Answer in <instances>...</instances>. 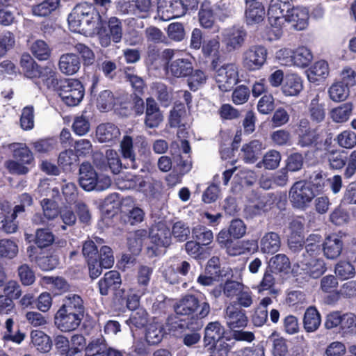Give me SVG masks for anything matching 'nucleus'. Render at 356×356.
Listing matches in <instances>:
<instances>
[{
	"label": "nucleus",
	"mask_w": 356,
	"mask_h": 356,
	"mask_svg": "<svg viewBox=\"0 0 356 356\" xmlns=\"http://www.w3.org/2000/svg\"><path fill=\"white\" fill-rule=\"evenodd\" d=\"M85 314V307L81 297L76 294H68L63 299L62 305L54 316V324L62 332L76 330Z\"/></svg>",
	"instance_id": "nucleus-1"
},
{
	"label": "nucleus",
	"mask_w": 356,
	"mask_h": 356,
	"mask_svg": "<svg viewBox=\"0 0 356 356\" xmlns=\"http://www.w3.org/2000/svg\"><path fill=\"white\" fill-rule=\"evenodd\" d=\"M67 21L72 31L92 33L102 22V17L92 4L83 2L74 6Z\"/></svg>",
	"instance_id": "nucleus-2"
},
{
	"label": "nucleus",
	"mask_w": 356,
	"mask_h": 356,
	"mask_svg": "<svg viewBox=\"0 0 356 356\" xmlns=\"http://www.w3.org/2000/svg\"><path fill=\"white\" fill-rule=\"evenodd\" d=\"M174 309L177 315L192 316L202 319L210 314L211 306L207 301H201L195 295L188 294L174 305Z\"/></svg>",
	"instance_id": "nucleus-3"
},
{
	"label": "nucleus",
	"mask_w": 356,
	"mask_h": 356,
	"mask_svg": "<svg viewBox=\"0 0 356 356\" xmlns=\"http://www.w3.org/2000/svg\"><path fill=\"white\" fill-rule=\"evenodd\" d=\"M58 92L62 101L69 106L79 105L85 94L83 84L80 81L75 79L62 80Z\"/></svg>",
	"instance_id": "nucleus-4"
},
{
	"label": "nucleus",
	"mask_w": 356,
	"mask_h": 356,
	"mask_svg": "<svg viewBox=\"0 0 356 356\" xmlns=\"http://www.w3.org/2000/svg\"><path fill=\"white\" fill-rule=\"evenodd\" d=\"M108 31L103 26L102 22L97 26L95 32L98 35L99 42L104 47L111 44V41L118 43L121 41L123 35L122 21L116 17H111L107 22Z\"/></svg>",
	"instance_id": "nucleus-5"
},
{
	"label": "nucleus",
	"mask_w": 356,
	"mask_h": 356,
	"mask_svg": "<svg viewBox=\"0 0 356 356\" xmlns=\"http://www.w3.org/2000/svg\"><path fill=\"white\" fill-rule=\"evenodd\" d=\"M118 8L123 14L145 19L154 12L155 5L152 0H118Z\"/></svg>",
	"instance_id": "nucleus-6"
},
{
	"label": "nucleus",
	"mask_w": 356,
	"mask_h": 356,
	"mask_svg": "<svg viewBox=\"0 0 356 356\" xmlns=\"http://www.w3.org/2000/svg\"><path fill=\"white\" fill-rule=\"evenodd\" d=\"M329 165L333 170H341L346 166L343 176L350 179L356 172V150L351 152L348 157L342 154L332 151L327 155Z\"/></svg>",
	"instance_id": "nucleus-7"
},
{
	"label": "nucleus",
	"mask_w": 356,
	"mask_h": 356,
	"mask_svg": "<svg viewBox=\"0 0 356 356\" xmlns=\"http://www.w3.org/2000/svg\"><path fill=\"white\" fill-rule=\"evenodd\" d=\"M289 199L294 207L302 209L312 202L315 194L311 186L305 181H298L289 191Z\"/></svg>",
	"instance_id": "nucleus-8"
},
{
	"label": "nucleus",
	"mask_w": 356,
	"mask_h": 356,
	"mask_svg": "<svg viewBox=\"0 0 356 356\" xmlns=\"http://www.w3.org/2000/svg\"><path fill=\"white\" fill-rule=\"evenodd\" d=\"M222 43L225 50L233 52L240 49L245 40L247 32L243 26L234 25L224 29L221 33Z\"/></svg>",
	"instance_id": "nucleus-9"
},
{
	"label": "nucleus",
	"mask_w": 356,
	"mask_h": 356,
	"mask_svg": "<svg viewBox=\"0 0 356 356\" xmlns=\"http://www.w3.org/2000/svg\"><path fill=\"white\" fill-rule=\"evenodd\" d=\"M238 67L234 63L222 65L216 71L215 79L223 92L231 90L238 81Z\"/></svg>",
	"instance_id": "nucleus-10"
},
{
	"label": "nucleus",
	"mask_w": 356,
	"mask_h": 356,
	"mask_svg": "<svg viewBox=\"0 0 356 356\" xmlns=\"http://www.w3.org/2000/svg\"><path fill=\"white\" fill-rule=\"evenodd\" d=\"M296 261L293 270L297 273H303L314 279L318 278L326 270L325 262L321 259L310 257L307 259L302 257L300 259Z\"/></svg>",
	"instance_id": "nucleus-11"
},
{
	"label": "nucleus",
	"mask_w": 356,
	"mask_h": 356,
	"mask_svg": "<svg viewBox=\"0 0 356 356\" xmlns=\"http://www.w3.org/2000/svg\"><path fill=\"white\" fill-rule=\"evenodd\" d=\"M293 6L292 0H271L268 10V20L271 26L281 27Z\"/></svg>",
	"instance_id": "nucleus-12"
},
{
	"label": "nucleus",
	"mask_w": 356,
	"mask_h": 356,
	"mask_svg": "<svg viewBox=\"0 0 356 356\" xmlns=\"http://www.w3.org/2000/svg\"><path fill=\"white\" fill-rule=\"evenodd\" d=\"M186 12V6L182 0H159L158 15L161 19L168 21L180 17Z\"/></svg>",
	"instance_id": "nucleus-13"
},
{
	"label": "nucleus",
	"mask_w": 356,
	"mask_h": 356,
	"mask_svg": "<svg viewBox=\"0 0 356 356\" xmlns=\"http://www.w3.org/2000/svg\"><path fill=\"white\" fill-rule=\"evenodd\" d=\"M267 54L264 46H251L243 53V63L250 70H259L266 63Z\"/></svg>",
	"instance_id": "nucleus-14"
},
{
	"label": "nucleus",
	"mask_w": 356,
	"mask_h": 356,
	"mask_svg": "<svg viewBox=\"0 0 356 356\" xmlns=\"http://www.w3.org/2000/svg\"><path fill=\"white\" fill-rule=\"evenodd\" d=\"M224 318L228 327L233 331L245 327L248 321L245 312L232 304L225 308Z\"/></svg>",
	"instance_id": "nucleus-15"
},
{
	"label": "nucleus",
	"mask_w": 356,
	"mask_h": 356,
	"mask_svg": "<svg viewBox=\"0 0 356 356\" xmlns=\"http://www.w3.org/2000/svg\"><path fill=\"white\" fill-rule=\"evenodd\" d=\"M149 238L155 245L165 248L171 243V232L164 222H159L151 227Z\"/></svg>",
	"instance_id": "nucleus-16"
},
{
	"label": "nucleus",
	"mask_w": 356,
	"mask_h": 356,
	"mask_svg": "<svg viewBox=\"0 0 356 356\" xmlns=\"http://www.w3.org/2000/svg\"><path fill=\"white\" fill-rule=\"evenodd\" d=\"M167 71L177 78L188 76L193 71V62L188 58H177L168 63Z\"/></svg>",
	"instance_id": "nucleus-17"
},
{
	"label": "nucleus",
	"mask_w": 356,
	"mask_h": 356,
	"mask_svg": "<svg viewBox=\"0 0 356 356\" xmlns=\"http://www.w3.org/2000/svg\"><path fill=\"white\" fill-rule=\"evenodd\" d=\"M97 174L89 163H83L79 168V181L85 191L95 190L97 184Z\"/></svg>",
	"instance_id": "nucleus-18"
},
{
	"label": "nucleus",
	"mask_w": 356,
	"mask_h": 356,
	"mask_svg": "<svg viewBox=\"0 0 356 356\" xmlns=\"http://www.w3.org/2000/svg\"><path fill=\"white\" fill-rule=\"evenodd\" d=\"M163 120V116L155 99L148 97L146 99L145 118L144 123L146 127L153 129L159 127Z\"/></svg>",
	"instance_id": "nucleus-19"
},
{
	"label": "nucleus",
	"mask_w": 356,
	"mask_h": 356,
	"mask_svg": "<svg viewBox=\"0 0 356 356\" xmlns=\"http://www.w3.org/2000/svg\"><path fill=\"white\" fill-rule=\"evenodd\" d=\"M309 14L306 8L302 7H294L291 10L284 22L289 23L294 29L301 31L305 29L308 23Z\"/></svg>",
	"instance_id": "nucleus-20"
},
{
	"label": "nucleus",
	"mask_w": 356,
	"mask_h": 356,
	"mask_svg": "<svg viewBox=\"0 0 356 356\" xmlns=\"http://www.w3.org/2000/svg\"><path fill=\"white\" fill-rule=\"evenodd\" d=\"M33 78H40L44 86L49 89L58 90L60 81L55 69L50 66L39 67Z\"/></svg>",
	"instance_id": "nucleus-21"
},
{
	"label": "nucleus",
	"mask_w": 356,
	"mask_h": 356,
	"mask_svg": "<svg viewBox=\"0 0 356 356\" xmlns=\"http://www.w3.org/2000/svg\"><path fill=\"white\" fill-rule=\"evenodd\" d=\"M343 243L341 238L333 234L327 236L323 243L324 256L328 259H335L341 254Z\"/></svg>",
	"instance_id": "nucleus-22"
},
{
	"label": "nucleus",
	"mask_w": 356,
	"mask_h": 356,
	"mask_svg": "<svg viewBox=\"0 0 356 356\" xmlns=\"http://www.w3.org/2000/svg\"><path fill=\"white\" fill-rule=\"evenodd\" d=\"M81 61L79 56L72 53H67L60 56L58 61L60 71L66 75H73L80 69Z\"/></svg>",
	"instance_id": "nucleus-23"
},
{
	"label": "nucleus",
	"mask_w": 356,
	"mask_h": 356,
	"mask_svg": "<svg viewBox=\"0 0 356 356\" xmlns=\"http://www.w3.org/2000/svg\"><path fill=\"white\" fill-rule=\"evenodd\" d=\"M99 289L101 295L106 296L111 291H115L121 285L120 273L116 270H111L104 274L99 281Z\"/></svg>",
	"instance_id": "nucleus-24"
},
{
	"label": "nucleus",
	"mask_w": 356,
	"mask_h": 356,
	"mask_svg": "<svg viewBox=\"0 0 356 356\" xmlns=\"http://www.w3.org/2000/svg\"><path fill=\"white\" fill-rule=\"evenodd\" d=\"M120 136V129L114 124L104 123L97 127L96 137L100 143L115 142Z\"/></svg>",
	"instance_id": "nucleus-25"
},
{
	"label": "nucleus",
	"mask_w": 356,
	"mask_h": 356,
	"mask_svg": "<svg viewBox=\"0 0 356 356\" xmlns=\"http://www.w3.org/2000/svg\"><path fill=\"white\" fill-rule=\"evenodd\" d=\"M264 149L265 146L262 141L257 139L251 140L242 147L241 152H243V160L246 163H254Z\"/></svg>",
	"instance_id": "nucleus-26"
},
{
	"label": "nucleus",
	"mask_w": 356,
	"mask_h": 356,
	"mask_svg": "<svg viewBox=\"0 0 356 356\" xmlns=\"http://www.w3.org/2000/svg\"><path fill=\"white\" fill-rule=\"evenodd\" d=\"M169 124L171 127H189L188 117L185 106L181 103L175 104L170 111Z\"/></svg>",
	"instance_id": "nucleus-27"
},
{
	"label": "nucleus",
	"mask_w": 356,
	"mask_h": 356,
	"mask_svg": "<svg viewBox=\"0 0 356 356\" xmlns=\"http://www.w3.org/2000/svg\"><path fill=\"white\" fill-rule=\"evenodd\" d=\"M281 246L280 235L274 232L266 233L260 240L261 251L264 254H274Z\"/></svg>",
	"instance_id": "nucleus-28"
},
{
	"label": "nucleus",
	"mask_w": 356,
	"mask_h": 356,
	"mask_svg": "<svg viewBox=\"0 0 356 356\" xmlns=\"http://www.w3.org/2000/svg\"><path fill=\"white\" fill-rule=\"evenodd\" d=\"M276 273H274L270 268H266L263 277L258 284L257 289L259 293H261L264 291H269V294L276 297L280 290L275 288V285L277 282V279L275 277Z\"/></svg>",
	"instance_id": "nucleus-29"
},
{
	"label": "nucleus",
	"mask_w": 356,
	"mask_h": 356,
	"mask_svg": "<svg viewBox=\"0 0 356 356\" xmlns=\"http://www.w3.org/2000/svg\"><path fill=\"white\" fill-rule=\"evenodd\" d=\"M120 152L124 159L129 160L128 167L132 169H137L138 164L136 158V153L134 149L133 139L129 136H124L120 143Z\"/></svg>",
	"instance_id": "nucleus-30"
},
{
	"label": "nucleus",
	"mask_w": 356,
	"mask_h": 356,
	"mask_svg": "<svg viewBox=\"0 0 356 356\" xmlns=\"http://www.w3.org/2000/svg\"><path fill=\"white\" fill-rule=\"evenodd\" d=\"M245 19L248 24H259L265 17V9L261 3L253 2L247 4Z\"/></svg>",
	"instance_id": "nucleus-31"
},
{
	"label": "nucleus",
	"mask_w": 356,
	"mask_h": 356,
	"mask_svg": "<svg viewBox=\"0 0 356 356\" xmlns=\"http://www.w3.org/2000/svg\"><path fill=\"white\" fill-rule=\"evenodd\" d=\"M282 92L287 96H296L302 90V82L300 76L292 74L286 76L282 85Z\"/></svg>",
	"instance_id": "nucleus-32"
},
{
	"label": "nucleus",
	"mask_w": 356,
	"mask_h": 356,
	"mask_svg": "<svg viewBox=\"0 0 356 356\" xmlns=\"http://www.w3.org/2000/svg\"><path fill=\"white\" fill-rule=\"evenodd\" d=\"M225 331L220 323L211 322L204 330V341L208 343H214L219 341H225L223 338Z\"/></svg>",
	"instance_id": "nucleus-33"
},
{
	"label": "nucleus",
	"mask_w": 356,
	"mask_h": 356,
	"mask_svg": "<svg viewBox=\"0 0 356 356\" xmlns=\"http://www.w3.org/2000/svg\"><path fill=\"white\" fill-rule=\"evenodd\" d=\"M321 318L320 314L314 307L307 309L303 318L304 328L307 332L316 331L321 325Z\"/></svg>",
	"instance_id": "nucleus-34"
},
{
	"label": "nucleus",
	"mask_w": 356,
	"mask_h": 356,
	"mask_svg": "<svg viewBox=\"0 0 356 356\" xmlns=\"http://www.w3.org/2000/svg\"><path fill=\"white\" fill-rule=\"evenodd\" d=\"M321 136L316 129H308L299 134L298 145L301 147H315L319 148Z\"/></svg>",
	"instance_id": "nucleus-35"
},
{
	"label": "nucleus",
	"mask_w": 356,
	"mask_h": 356,
	"mask_svg": "<svg viewBox=\"0 0 356 356\" xmlns=\"http://www.w3.org/2000/svg\"><path fill=\"white\" fill-rule=\"evenodd\" d=\"M31 342L42 353H48L52 346L50 337L42 331L34 330L31 333Z\"/></svg>",
	"instance_id": "nucleus-36"
},
{
	"label": "nucleus",
	"mask_w": 356,
	"mask_h": 356,
	"mask_svg": "<svg viewBox=\"0 0 356 356\" xmlns=\"http://www.w3.org/2000/svg\"><path fill=\"white\" fill-rule=\"evenodd\" d=\"M309 113L310 119L315 123H321L325 118V110L324 105L319 103L318 95L314 97L309 106Z\"/></svg>",
	"instance_id": "nucleus-37"
},
{
	"label": "nucleus",
	"mask_w": 356,
	"mask_h": 356,
	"mask_svg": "<svg viewBox=\"0 0 356 356\" xmlns=\"http://www.w3.org/2000/svg\"><path fill=\"white\" fill-rule=\"evenodd\" d=\"M313 237L316 238V241L321 239V236L319 235H310L307 238L305 250H303L300 254L296 255V260L300 259L302 257L307 259L309 257L312 259H317V256L320 254L321 246L318 243L310 242V241H312V238Z\"/></svg>",
	"instance_id": "nucleus-38"
},
{
	"label": "nucleus",
	"mask_w": 356,
	"mask_h": 356,
	"mask_svg": "<svg viewBox=\"0 0 356 356\" xmlns=\"http://www.w3.org/2000/svg\"><path fill=\"white\" fill-rule=\"evenodd\" d=\"M312 59L313 55L311 50L305 47H300L293 53V64L298 67L308 66Z\"/></svg>",
	"instance_id": "nucleus-39"
},
{
	"label": "nucleus",
	"mask_w": 356,
	"mask_h": 356,
	"mask_svg": "<svg viewBox=\"0 0 356 356\" xmlns=\"http://www.w3.org/2000/svg\"><path fill=\"white\" fill-rule=\"evenodd\" d=\"M147 316L148 314L145 309L138 308L131 314L129 318L127 321V323L131 331H133L134 328H143L147 323Z\"/></svg>",
	"instance_id": "nucleus-40"
},
{
	"label": "nucleus",
	"mask_w": 356,
	"mask_h": 356,
	"mask_svg": "<svg viewBox=\"0 0 356 356\" xmlns=\"http://www.w3.org/2000/svg\"><path fill=\"white\" fill-rule=\"evenodd\" d=\"M145 229H138L130 234L128 237V246L133 254H138L142 248L143 240L147 236Z\"/></svg>",
	"instance_id": "nucleus-41"
},
{
	"label": "nucleus",
	"mask_w": 356,
	"mask_h": 356,
	"mask_svg": "<svg viewBox=\"0 0 356 356\" xmlns=\"http://www.w3.org/2000/svg\"><path fill=\"white\" fill-rule=\"evenodd\" d=\"M13 151V157L24 164H29L33 161V157L29 149L22 143H15L10 145Z\"/></svg>",
	"instance_id": "nucleus-42"
},
{
	"label": "nucleus",
	"mask_w": 356,
	"mask_h": 356,
	"mask_svg": "<svg viewBox=\"0 0 356 356\" xmlns=\"http://www.w3.org/2000/svg\"><path fill=\"white\" fill-rule=\"evenodd\" d=\"M353 111L351 103H345L332 110L330 115L333 121L337 123H342L347 121Z\"/></svg>",
	"instance_id": "nucleus-43"
},
{
	"label": "nucleus",
	"mask_w": 356,
	"mask_h": 356,
	"mask_svg": "<svg viewBox=\"0 0 356 356\" xmlns=\"http://www.w3.org/2000/svg\"><path fill=\"white\" fill-rule=\"evenodd\" d=\"M60 0H44L42 3L33 6V14L38 17H46L55 10L59 4Z\"/></svg>",
	"instance_id": "nucleus-44"
},
{
	"label": "nucleus",
	"mask_w": 356,
	"mask_h": 356,
	"mask_svg": "<svg viewBox=\"0 0 356 356\" xmlns=\"http://www.w3.org/2000/svg\"><path fill=\"white\" fill-rule=\"evenodd\" d=\"M215 12L220 20H225L235 13L234 3L232 0H221L216 3Z\"/></svg>",
	"instance_id": "nucleus-45"
},
{
	"label": "nucleus",
	"mask_w": 356,
	"mask_h": 356,
	"mask_svg": "<svg viewBox=\"0 0 356 356\" xmlns=\"http://www.w3.org/2000/svg\"><path fill=\"white\" fill-rule=\"evenodd\" d=\"M153 270L147 266H140L137 273V283L140 287V293L145 294L150 282Z\"/></svg>",
	"instance_id": "nucleus-46"
},
{
	"label": "nucleus",
	"mask_w": 356,
	"mask_h": 356,
	"mask_svg": "<svg viewBox=\"0 0 356 356\" xmlns=\"http://www.w3.org/2000/svg\"><path fill=\"white\" fill-rule=\"evenodd\" d=\"M33 55L40 60H47L51 56V50L49 45L42 40H35L31 47Z\"/></svg>",
	"instance_id": "nucleus-47"
},
{
	"label": "nucleus",
	"mask_w": 356,
	"mask_h": 356,
	"mask_svg": "<svg viewBox=\"0 0 356 356\" xmlns=\"http://www.w3.org/2000/svg\"><path fill=\"white\" fill-rule=\"evenodd\" d=\"M328 64L325 60H319L310 68L308 79L310 81H316L325 78L328 74Z\"/></svg>",
	"instance_id": "nucleus-48"
},
{
	"label": "nucleus",
	"mask_w": 356,
	"mask_h": 356,
	"mask_svg": "<svg viewBox=\"0 0 356 356\" xmlns=\"http://www.w3.org/2000/svg\"><path fill=\"white\" fill-rule=\"evenodd\" d=\"M40 205L42 209L43 215L47 220H54L60 213L56 200L44 198L40 202Z\"/></svg>",
	"instance_id": "nucleus-49"
},
{
	"label": "nucleus",
	"mask_w": 356,
	"mask_h": 356,
	"mask_svg": "<svg viewBox=\"0 0 356 356\" xmlns=\"http://www.w3.org/2000/svg\"><path fill=\"white\" fill-rule=\"evenodd\" d=\"M14 321L12 318H7L5 323L6 332L3 336L4 341H12L19 344L25 337L24 333L22 332L19 329L16 332L13 330Z\"/></svg>",
	"instance_id": "nucleus-50"
},
{
	"label": "nucleus",
	"mask_w": 356,
	"mask_h": 356,
	"mask_svg": "<svg viewBox=\"0 0 356 356\" xmlns=\"http://www.w3.org/2000/svg\"><path fill=\"white\" fill-rule=\"evenodd\" d=\"M163 337V330L162 325L159 323L149 324L147 327L145 334V338L147 343L150 345H154L161 341Z\"/></svg>",
	"instance_id": "nucleus-51"
},
{
	"label": "nucleus",
	"mask_w": 356,
	"mask_h": 356,
	"mask_svg": "<svg viewBox=\"0 0 356 356\" xmlns=\"http://www.w3.org/2000/svg\"><path fill=\"white\" fill-rule=\"evenodd\" d=\"M329 95L334 102H343L349 96V88L343 83L335 82L329 88Z\"/></svg>",
	"instance_id": "nucleus-52"
},
{
	"label": "nucleus",
	"mask_w": 356,
	"mask_h": 356,
	"mask_svg": "<svg viewBox=\"0 0 356 356\" xmlns=\"http://www.w3.org/2000/svg\"><path fill=\"white\" fill-rule=\"evenodd\" d=\"M106 351V343L102 338L90 341L85 348V356H104Z\"/></svg>",
	"instance_id": "nucleus-53"
},
{
	"label": "nucleus",
	"mask_w": 356,
	"mask_h": 356,
	"mask_svg": "<svg viewBox=\"0 0 356 356\" xmlns=\"http://www.w3.org/2000/svg\"><path fill=\"white\" fill-rule=\"evenodd\" d=\"M193 237L202 243V245H207L210 244L213 239V232L208 228L197 225L192 229Z\"/></svg>",
	"instance_id": "nucleus-54"
},
{
	"label": "nucleus",
	"mask_w": 356,
	"mask_h": 356,
	"mask_svg": "<svg viewBox=\"0 0 356 356\" xmlns=\"http://www.w3.org/2000/svg\"><path fill=\"white\" fill-rule=\"evenodd\" d=\"M245 285L239 282L227 280L222 286V293L225 297L232 300L238 297L241 291L244 289Z\"/></svg>",
	"instance_id": "nucleus-55"
},
{
	"label": "nucleus",
	"mask_w": 356,
	"mask_h": 356,
	"mask_svg": "<svg viewBox=\"0 0 356 356\" xmlns=\"http://www.w3.org/2000/svg\"><path fill=\"white\" fill-rule=\"evenodd\" d=\"M152 89L154 94L161 104H163L165 106H168L170 104L171 101V92L164 83L161 82L153 83Z\"/></svg>",
	"instance_id": "nucleus-56"
},
{
	"label": "nucleus",
	"mask_w": 356,
	"mask_h": 356,
	"mask_svg": "<svg viewBox=\"0 0 356 356\" xmlns=\"http://www.w3.org/2000/svg\"><path fill=\"white\" fill-rule=\"evenodd\" d=\"M18 253V246L17 243L10 239L0 240V257L13 259Z\"/></svg>",
	"instance_id": "nucleus-57"
},
{
	"label": "nucleus",
	"mask_w": 356,
	"mask_h": 356,
	"mask_svg": "<svg viewBox=\"0 0 356 356\" xmlns=\"http://www.w3.org/2000/svg\"><path fill=\"white\" fill-rule=\"evenodd\" d=\"M269 264L270 269L278 272L287 271L291 267L289 259L284 254H278L271 257Z\"/></svg>",
	"instance_id": "nucleus-58"
},
{
	"label": "nucleus",
	"mask_w": 356,
	"mask_h": 356,
	"mask_svg": "<svg viewBox=\"0 0 356 356\" xmlns=\"http://www.w3.org/2000/svg\"><path fill=\"white\" fill-rule=\"evenodd\" d=\"M335 273L339 278L347 280L355 276V268L350 262L341 261L335 266Z\"/></svg>",
	"instance_id": "nucleus-59"
},
{
	"label": "nucleus",
	"mask_w": 356,
	"mask_h": 356,
	"mask_svg": "<svg viewBox=\"0 0 356 356\" xmlns=\"http://www.w3.org/2000/svg\"><path fill=\"white\" fill-rule=\"evenodd\" d=\"M190 234V227L184 222L178 221L175 222L172 227L171 236L172 235L179 242L186 241Z\"/></svg>",
	"instance_id": "nucleus-60"
},
{
	"label": "nucleus",
	"mask_w": 356,
	"mask_h": 356,
	"mask_svg": "<svg viewBox=\"0 0 356 356\" xmlns=\"http://www.w3.org/2000/svg\"><path fill=\"white\" fill-rule=\"evenodd\" d=\"M107 165L113 174H118L122 168V164L118 152L113 149H108L106 152Z\"/></svg>",
	"instance_id": "nucleus-61"
},
{
	"label": "nucleus",
	"mask_w": 356,
	"mask_h": 356,
	"mask_svg": "<svg viewBox=\"0 0 356 356\" xmlns=\"http://www.w3.org/2000/svg\"><path fill=\"white\" fill-rule=\"evenodd\" d=\"M20 65L23 68L25 75L29 78H33L39 65L29 54H23L20 59Z\"/></svg>",
	"instance_id": "nucleus-62"
},
{
	"label": "nucleus",
	"mask_w": 356,
	"mask_h": 356,
	"mask_svg": "<svg viewBox=\"0 0 356 356\" xmlns=\"http://www.w3.org/2000/svg\"><path fill=\"white\" fill-rule=\"evenodd\" d=\"M86 111L83 112L81 115L76 116L74 118L72 129L73 131L79 136H83L87 134L90 130V122L88 118L85 115Z\"/></svg>",
	"instance_id": "nucleus-63"
},
{
	"label": "nucleus",
	"mask_w": 356,
	"mask_h": 356,
	"mask_svg": "<svg viewBox=\"0 0 356 356\" xmlns=\"http://www.w3.org/2000/svg\"><path fill=\"white\" fill-rule=\"evenodd\" d=\"M54 241V234L46 229H38L35 232V243L40 248H46Z\"/></svg>",
	"instance_id": "nucleus-64"
}]
</instances>
